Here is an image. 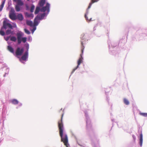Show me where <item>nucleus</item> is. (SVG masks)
Here are the masks:
<instances>
[{"instance_id": "nucleus-16", "label": "nucleus", "mask_w": 147, "mask_h": 147, "mask_svg": "<svg viewBox=\"0 0 147 147\" xmlns=\"http://www.w3.org/2000/svg\"><path fill=\"white\" fill-rule=\"evenodd\" d=\"M11 102L14 105H17L18 103V101L16 99H13L11 100Z\"/></svg>"}, {"instance_id": "nucleus-11", "label": "nucleus", "mask_w": 147, "mask_h": 147, "mask_svg": "<svg viewBox=\"0 0 147 147\" xmlns=\"http://www.w3.org/2000/svg\"><path fill=\"white\" fill-rule=\"evenodd\" d=\"M7 50L10 52L13 53V54H14L13 49L11 46H8L7 47Z\"/></svg>"}, {"instance_id": "nucleus-31", "label": "nucleus", "mask_w": 147, "mask_h": 147, "mask_svg": "<svg viewBox=\"0 0 147 147\" xmlns=\"http://www.w3.org/2000/svg\"><path fill=\"white\" fill-rule=\"evenodd\" d=\"M36 26H34V28L32 30V32L33 33L34 31L36 30Z\"/></svg>"}, {"instance_id": "nucleus-7", "label": "nucleus", "mask_w": 147, "mask_h": 147, "mask_svg": "<svg viewBox=\"0 0 147 147\" xmlns=\"http://www.w3.org/2000/svg\"><path fill=\"white\" fill-rule=\"evenodd\" d=\"M12 13H10L9 14V18L12 20H15L16 19V16L15 14L14 13V9H12L11 10Z\"/></svg>"}, {"instance_id": "nucleus-2", "label": "nucleus", "mask_w": 147, "mask_h": 147, "mask_svg": "<svg viewBox=\"0 0 147 147\" xmlns=\"http://www.w3.org/2000/svg\"><path fill=\"white\" fill-rule=\"evenodd\" d=\"M81 45H82V47H81V52H82V54H80V57L79 58V59L78 60V65L77 66V67L74 69H73V72H74L76 70L78 67L80 65V64L82 63L83 62V58L82 57V55L83 53V51L84 50V46L83 45V42L82 41L81 42Z\"/></svg>"}, {"instance_id": "nucleus-9", "label": "nucleus", "mask_w": 147, "mask_h": 147, "mask_svg": "<svg viewBox=\"0 0 147 147\" xmlns=\"http://www.w3.org/2000/svg\"><path fill=\"white\" fill-rule=\"evenodd\" d=\"M28 56V51H26L24 55L22 56L21 57L23 61H25L27 58Z\"/></svg>"}, {"instance_id": "nucleus-10", "label": "nucleus", "mask_w": 147, "mask_h": 147, "mask_svg": "<svg viewBox=\"0 0 147 147\" xmlns=\"http://www.w3.org/2000/svg\"><path fill=\"white\" fill-rule=\"evenodd\" d=\"M45 3V0H40L39 2L38 5L40 7H42Z\"/></svg>"}, {"instance_id": "nucleus-34", "label": "nucleus", "mask_w": 147, "mask_h": 147, "mask_svg": "<svg viewBox=\"0 0 147 147\" xmlns=\"http://www.w3.org/2000/svg\"><path fill=\"white\" fill-rule=\"evenodd\" d=\"M17 0H13V1L14 2H16L17 1Z\"/></svg>"}, {"instance_id": "nucleus-33", "label": "nucleus", "mask_w": 147, "mask_h": 147, "mask_svg": "<svg viewBox=\"0 0 147 147\" xmlns=\"http://www.w3.org/2000/svg\"><path fill=\"white\" fill-rule=\"evenodd\" d=\"M29 45H28V46H27V47H26V48H27V51H28V49H29Z\"/></svg>"}, {"instance_id": "nucleus-23", "label": "nucleus", "mask_w": 147, "mask_h": 147, "mask_svg": "<svg viewBox=\"0 0 147 147\" xmlns=\"http://www.w3.org/2000/svg\"><path fill=\"white\" fill-rule=\"evenodd\" d=\"M45 13H44L41 14L40 15H38L37 16H38V18H40V20H41L45 16Z\"/></svg>"}, {"instance_id": "nucleus-32", "label": "nucleus", "mask_w": 147, "mask_h": 147, "mask_svg": "<svg viewBox=\"0 0 147 147\" xmlns=\"http://www.w3.org/2000/svg\"><path fill=\"white\" fill-rule=\"evenodd\" d=\"M10 38V36H8V37H7L6 38V39H5V40H6V41H7L9 39V38Z\"/></svg>"}, {"instance_id": "nucleus-12", "label": "nucleus", "mask_w": 147, "mask_h": 147, "mask_svg": "<svg viewBox=\"0 0 147 147\" xmlns=\"http://www.w3.org/2000/svg\"><path fill=\"white\" fill-rule=\"evenodd\" d=\"M16 2L17 4L16 5H17L20 6H22L24 5V3L21 0H17Z\"/></svg>"}, {"instance_id": "nucleus-29", "label": "nucleus", "mask_w": 147, "mask_h": 147, "mask_svg": "<svg viewBox=\"0 0 147 147\" xmlns=\"http://www.w3.org/2000/svg\"><path fill=\"white\" fill-rule=\"evenodd\" d=\"M6 34H9L11 33V30H7L6 32Z\"/></svg>"}, {"instance_id": "nucleus-6", "label": "nucleus", "mask_w": 147, "mask_h": 147, "mask_svg": "<svg viewBox=\"0 0 147 147\" xmlns=\"http://www.w3.org/2000/svg\"><path fill=\"white\" fill-rule=\"evenodd\" d=\"M24 49L23 48L20 49L19 47H18L16 51V54L17 56L21 55L24 52Z\"/></svg>"}, {"instance_id": "nucleus-5", "label": "nucleus", "mask_w": 147, "mask_h": 147, "mask_svg": "<svg viewBox=\"0 0 147 147\" xmlns=\"http://www.w3.org/2000/svg\"><path fill=\"white\" fill-rule=\"evenodd\" d=\"M4 28L6 29L7 28L10 29H12V25L9 23H7L6 21H4L3 23V26Z\"/></svg>"}, {"instance_id": "nucleus-4", "label": "nucleus", "mask_w": 147, "mask_h": 147, "mask_svg": "<svg viewBox=\"0 0 147 147\" xmlns=\"http://www.w3.org/2000/svg\"><path fill=\"white\" fill-rule=\"evenodd\" d=\"M49 8L50 4L49 3H47L45 6H43L40 9V11L42 12H45L46 11H47L48 13H49L50 11Z\"/></svg>"}, {"instance_id": "nucleus-19", "label": "nucleus", "mask_w": 147, "mask_h": 147, "mask_svg": "<svg viewBox=\"0 0 147 147\" xmlns=\"http://www.w3.org/2000/svg\"><path fill=\"white\" fill-rule=\"evenodd\" d=\"M5 1V0L3 1L2 2L1 4L0 5V11H1L4 7Z\"/></svg>"}, {"instance_id": "nucleus-3", "label": "nucleus", "mask_w": 147, "mask_h": 147, "mask_svg": "<svg viewBox=\"0 0 147 147\" xmlns=\"http://www.w3.org/2000/svg\"><path fill=\"white\" fill-rule=\"evenodd\" d=\"M22 35L21 33H18L17 34V39L18 44H20L22 41L23 43H25L27 40V38L26 37L22 38H21Z\"/></svg>"}, {"instance_id": "nucleus-13", "label": "nucleus", "mask_w": 147, "mask_h": 147, "mask_svg": "<svg viewBox=\"0 0 147 147\" xmlns=\"http://www.w3.org/2000/svg\"><path fill=\"white\" fill-rule=\"evenodd\" d=\"M99 0H91V2L89 3V5L88 8V9H90L91 7V5L93 3L95 2H96Z\"/></svg>"}, {"instance_id": "nucleus-27", "label": "nucleus", "mask_w": 147, "mask_h": 147, "mask_svg": "<svg viewBox=\"0 0 147 147\" xmlns=\"http://www.w3.org/2000/svg\"><path fill=\"white\" fill-rule=\"evenodd\" d=\"M35 6L34 5H32L30 8V11L31 12H32L33 11V10L34 9Z\"/></svg>"}, {"instance_id": "nucleus-8", "label": "nucleus", "mask_w": 147, "mask_h": 147, "mask_svg": "<svg viewBox=\"0 0 147 147\" xmlns=\"http://www.w3.org/2000/svg\"><path fill=\"white\" fill-rule=\"evenodd\" d=\"M38 16H36V18H35L34 20V24L33 26H37L38 24V21L40 20V18H38Z\"/></svg>"}, {"instance_id": "nucleus-26", "label": "nucleus", "mask_w": 147, "mask_h": 147, "mask_svg": "<svg viewBox=\"0 0 147 147\" xmlns=\"http://www.w3.org/2000/svg\"><path fill=\"white\" fill-rule=\"evenodd\" d=\"M24 30L26 34H29L30 33V32L27 29H26L25 28Z\"/></svg>"}, {"instance_id": "nucleus-15", "label": "nucleus", "mask_w": 147, "mask_h": 147, "mask_svg": "<svg viewBox=\"0 0 147 147\" xmlns=\"http://www.w3.org/2000/svg\"><path fill=\"white\" fill-rule=\"evenodd\" d=\"M143 138L142 134L141 133L140 135V146H142V144Z\"/></svg>"}, {"instance_id": "nucleus-21", "label": "nucleus", "mask_w": 147, "mask_h": 147, "mask_svg": "<svg viewBox=\"0 0 147 147\" xmlns=\"http://www.w3.org/2000/svg\"><path fill=\"white\" fill-rule=\"evenodd\" d=\"M10 40L12 41L16 42L17 40V39L16 37L14 36H10Z\"/></svg>"}, {"instance_id": "nucleus-22", "label": "nucleus", "mask_w": 147, "mask_h": 147, "mask_svg": "<svg viewBox=\"0 0 147 147\" xmlns=\"http://www.w3.org/2000/svg\"><path fill=\"white\" fill-rule=\"evenodd\" d=\"M4 28L2 27L1 30H0V34L2 36H4L5 35V33L4 32L3 30V29Z\"/></svg>"}, {"instance_id": "nucleus-17", "label": "nucleus", "mask_w": 147, "mask_h": 147, "mask_svg": "<svg viewBox=\"0 0 147 147\" xmlns=\"http://www.w3.org/2000/svg\"><path fill=\"white\" fill-rule=\"evenodd\" d=\"M26 24L27 25L30 26H32L33 25V23L32 21L29 20H27L26 22Z\"/></svg>"}, {"instance_id": "nucleus-35", "label": "nucleus", "mask_w": 147, "mask_h": 147, "mask_svg": "<svg viewBox=\"0 0 147 147\" xmlns=\"http://www.w3.org/2000/svg\"><path fill=\"white\" fill-rule=\"evenodd\" d=\"M27 0L28 1H29V0Z\"/></svg>"}, {"instance_id": "nucleus-14", "label": "nucleus", "mask_w": 147, "mask_h": 147, "mask_svg": "<svg viewBox=\"0 0 147 147\" xmlns=\"http://www.w3.org/2000/svg\"><path fill=\"white\" fill-rule=\"evenodd\" d=\"M17 17L18 19L22 21L23 19V17L22 15L21 14H18L17 15Z\"/></svg>"}, {"instance_id": "nucleus-30", "label": "nucleus", "mask_w": 147, "mask_h": 147, "mask_svg": "<svg viewBox=\"0 0 147 147\" xmlns=\"http://www.w3.org/2000/svg\"><path fill=\"white\" fill-rule=\"evenodd\" d=\"M85 18L86 20H87L88 21H90L91 19V18H90L89 19H88V18L87 17L86 14H85Z\"/></svg>"}, {"instance_id": "nucleus-28", "label": "nucleus", "mask_w": 147, "mask_h": 147, "mask_svg": "<svg viewBox=\"0 0 147 147\" xmlns=\"http://www.w3.org/2000/svg\"><path fill=\"white\" fill-rule=\"evenodd\" d=\"M140 115H141L143 116L144 117H147V113H140Z\"/></svg>"}, {"instance_id": "nucleus-20", "label": "nucleus", "mask_w": 147, "mask_h": 147, "mask_svg": "<svg viewBox=\"0 0 147 147\" xmlns=\"http://www.w3.org/2000/svg\"><path fill=\"white\" fill-rule=\"evenodd\" d=\"M40 11V9L39 7H36V10L34 12V13L35 14H38Z\"/></svg>"}, {"instance_id": "nucleus-1", "label": "nucleus", "mask_w": 147, "mask_h": 147, "mask_svg": "<svg viewBox=\"0 0 147 147\" xmlns=\"http://www.w3.org/2000/svg\"><path fill=\"white\" fill-rule=\"evenodd\" d=\"M64 113H62L61 120L58 122V126L59 130V135L61 137V141L63 142L64 145L66 147H69V146L68 143V140L67 135L65 134H63V124L62 121V119Z\"/></svg>"}, {"instance_id": "nucleus-24", "label": "nucleus", "mask_w": 147, "mask_h": 147, "mask_svg": "<svg viewBox=\"0 0 147 147\" xmlns=\"http://www.w3.org/2000/svg\"><path fill=\"white\" fill-rule=\"evenodd\" d=\"M123 102L126 105H128L129 104V102L128 100L126 98L123 99Z\"/></svg>"}, {"instance_id": "nucleus-25", "label": "nucleus", "mask_w": 147, "mask_h": 147, "mask_svg": "<svg viewBox=\"0 0 147 147\" xmlns=\"http://www.w3.org/2000/svg\"><path fill=\"white\" fill-rule=\"evenodd\" d=\"M86 36L85 35V34L84 33L82 34L81 36V38L83 40H84V39H86Z\"/></svg>"}, {"instance_id": "nucleus-18", "label": "nucleus", "mask_w": 147, "mask_h": 147, "mask_svg": "<svg viewBox=\"0 0 147 147\" xmlns=\"http://www.w3.org/2000/svg\"><path fill=\"white\" fill-rule=\"evenodd\" d=\"M15 9L16 11L19 12L21 10V7L20 6L17 5L15 6Z\"/></svg>"}]
</instances>
